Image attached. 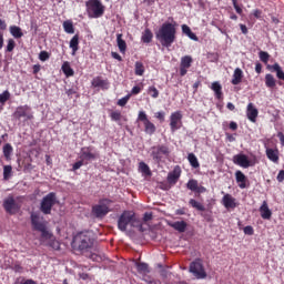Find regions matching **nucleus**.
Masks as SVG:
<instances>
[{"instance_id":"1","label":"nucleus","mask_w":284,"mask_h":284,"mask_svg":"<svg viewBox=\"0 0 284 284\" xmlns=\"http://www.w3.org/2000/svg\"><path fill=\"white\" fill-rule=\"evenodd\" d=\"M155 38L162 48H172V44L176 41V22H164L155 32Z\"/></svg>"},{"instance_id":"2","label":"nucleus","mask_w":284,"mask_h":284,"mask_svg":"<svg viewBox=\"0 0 284 284\" xmlns=\"http://www.w3.org/2000/svg\"><path fill=\"white\" fill-rule=\"evenodd\" d=\"M73 247L82 254H88L94 247V233L90 231L81 232L73 239Z\"/></svg>"},{"instance_id":"3","label":"nucleus","mask_w":284,"mask_h":284,"mask_svg":"<svg viewBox=\"0 0 284 284\" xmlns=\"http://www.w3.org/2000/svg\"><path fill=\"white\" fill-rule=\"evenodd\" d=\"M85 8L89 19H101L105 14V6H103L101 0H88Z\"/></svg>"},{"instance_id":"4","label":"nucleus","mask_w":284,"mask_h":284,"mask_svg":"<svg viewBox=\"0 0 284 284\" xmlns=\"http://www.w3.org/2000/svg\"><path fill=\"white\" fill-rule=\"evenodd\" d=\"M128 225L136 227V215L132 211H124L118 220V230L126 232Z\"/></svg>"},{"instance_id":"5","label":"nucleus","mask_w":284,"mask_h":284,"mask_svg":"<svg viewBox=\"0 0 284 284\" xmlns=\"http://www.w3.org/2000/svg\"><path fill=\"white\" fill-rule=\"evenodd\" d=\"M13 116L21 121V119H24V121H32L34 119V113H32V108L28 104L17 106L16 111L13 112Z\"/></svg>"},{"instance_id":"6","label":"nucleus","mask_w":284,"mask_h":284,"mask_svg":"<svg viewBox=\"0 0 284 284\" xmlns=\"http://www.w3.org/2000/svg\"><path fill=\"white\" fill-rule=\"evenodd\" d=\"M54 205H57V195L54 193H49L42 199L40 210L43 214H50Z\"/></svg>"},{"instance_id":"7","label":"nucleus","mask_w":284,"mask_h":284,"mask_svg":"<svg viewBox=\"0 0 284 284\" xmlns=\"http://www.w3.org/2000/svg\"><path fill=\"white\" fill-rule=\"evenodd\" d=\"M151 156L153 161H155L156 163H161V161H163V156H170V148L164 144L152 146Z\"/></svg>"},{"instance_id":"8","label":"nucleus","mask_w":284,"mask_h":284,"mask_svg":"<svg viewBox=\"0 0 284 284\" xmlns=\"http://www.w3.org/2000/svg\"><path fill=\"white\" fill-rule=\"evenodd\" d=\"M189 272L195 276V278L203 280L207 278V273H205V268H203V264L201 260H196L190 264Z\"/></svg>"},{"instance_id":"9","label":"nucleus","mask_w":284,"mask_h":284,"mask_svg":"<svg viewBox=\"0 0 284 284\" xmlns=\"http://www.w3.org/2000/svg\"><path fill=\"white\" fill-rule=\"evenodd\" d=\"M80 159L85 163L97 161L99 159V152L94 151L92 146H83L80 151Z\"/></svg>"},{"instance_id":"10","label":"nucleus","mask_w":284,"mask_h":284,"mask_svg":"<svg viewBox=\"0 0 284 284\" xmlns=\"http://www.w3.org/2000/svg\"><path fill=\"white\" fill-rule=\"evenodd\" d=\"M183 126V113L181 111H175L170 115V128L171 132H176Z\"/></svg>"},{"instance_id":"11","label":"nucleus","mask_w":284,"mask_h":284,"mask_svg":"<svg viewBox=\"0 0 284 284\" xmlns=\"http://www.w3.org/2000/svg\"><path fill=\"white\" fill-rule=\"evenodd\" d=\"M3 207L8 214H17L21 210V203L14 200V197L9 196L4 199Z\"/></svg>"},{"instance_id":"12","label":"nucleus","mask_w":284,"mask_h":284,"mask_svg":"<svg viewBox=\"0 0 284 284\" xmlns=\"http://www.w3.org/2000/svg\"><path fill=\"white\" fill-rule=\"evenodd\" d=\"M110 212V200H104L100 204L93 206L92 213L97 219H103Z\"/></svg>"},{"instance_id":"13","label":"nucleus","mask_w":284,"mask_h":284,"mask_svg":"<svg viewBox=\"0 0 284 284\" xmlns=\"http://www.w3.org/2000/svg\"><path fill=\"white\" fill-rule=\"evenodd\" d=\"M31 224L33 230L39 232V230H43L48 225V222H45L41 213L33 212L31 213Z\"/></svg>"},{"instance_id":"14","label":"nucleus","mask_w":284,"mask_h":284,"mask_svg":"<svg viewBox=\"0 0 284 284\" xmlns=\"http://www.w3.org/2000/svg\"><path fill=\"white\" fill-rule=\"evenodd\" d=\"M193 61L194 60L192 59V55H184L181 58L180 77H185V74H187V70H190V68H192Z\"/></svg>"},{"instance_id":"15","label":"nucleus","mask_w":284,"mask_h":284,"mask_svg":"<svg viewBox=\"0 0 284 284\" xmlns=\"http://www.w3.org/2000/svg\"><path fill=\"white\" fill-rule=\"evenodd\" d=\"M233 162L235 163V165H240V168H252V161H250V158H247V155L245 154L234 155Z\"/></svg>"},{"instance_id":"16","label":"nucleus","mask_w":284,"mask_h":284,"mask_svg":"<svg viewBox=\"0 0 284 284\" xmlns=\"http://www.w3.org/2000/svg\"><path fill=\"white\" fill-rule=\"evenodd\" d=\"M222 205L226 209V210H234L236 207H239V202H236V200L234 199V196H232L230 193L224 194V196L222 197Z\"/></svg>"},{"instance_id":"17","label":"nucleus","mask_w":284,"mask_h":284,"mask_svg":"<svg viewBox=\"0 0 284 284\" xmlns=\"http://www.w3.org/2000/svg\"><path fill=\"white\" fill-rule=\"evenodd\" d=\"M246 116L251 123H256V119L258 118V109H256L252 102H250L246 106Z\"/></svg>"},{"instance_id":"18","label":"nucleus","mask_w":284,"mask_h":284,"mask_svg":"<svg viewBox=\"0 0 284 284\" xmlns=\"http://www.w3.org/2000/svg\"><path fill=\"white\" fill-rule=\"evenodd\" d=\"M186 187L191 190V192H195V194H204V192L207 191L204 186L199 185L196 180H190L186 184Z\"/></svg>"},{"instance_id":"19","label":"nucleus","mask_w":284,"mask_h":284,"mask_svg":"<svg viewBox=\"0 0 284 284\" xmlns=\"http://www.w3.org/2000/svg\"><path fill=\"white\" fill-rule=\"evenodd\" d=\"M266 68L271 72H276V77L277 79H280V81H284V71H283V68H281V64L278 63L268 64Z\"/></svg>"},{"instance_id":"20","label":"nucleus","mask_w":284,"mask_h":284,"mask_svg":"<svg viewBox=\"0 0 284 284\" xmlns=\"http://www.w3.org/2000/svg\"><path fill=\"white\" fill-rule=\"evenodd\" d=\"M91 84L93 88H102V90H108V88H110V82L108 80H103L101 77H95Z\"/></svg>"},{"instance_id":"21","label":"nucleus","mask_w":284,"mask_h":284,"mask_svg":"<svg viewBox=\"0 0 284 284\" xmlns=\"http://www.w3.org/2000/svg\"><path fill=\"white\" fill-rule=\"evenodd\" d=\"M260 213L262 219L265 221H270L272 219V211L270 210V206L267 205V201H264L260 207Z\"/></svg>"},{"instance_id":"22","label":"nucleus","mask_w":284,"mask_h":284,"mask_svg":"<svg viewBox=\"0 0 284 284\" xmlns=\"http://www.w3.org/2000/svg\"><path fill=\"white\" fill-rule=\"evenodd\" d=\"M170 227H173L176 232H180V234H183L185 230H187V222L185 221H176V222H170Z\"/></svg>"},{"instance_id":"23","label":"nucleus","mask_w":284,"mask_h":284,"mask_svg":"<svg viewBox=\"0 0 284 284\" xmlns=\"http://www.w3.org/2000/svg\"><path fill=\"white\" fill-rule=\"evenodd\" d=\"M172 185H176V179H164L158 182V187H160V190H170Z\"/></svg>"},{"instance_id":"24","label":"nucleus","mask_w":284,"mask_h":284,"mask_svg":"<svg viewBox=\"0 0 284 284\" xmlns=\"http://www.w3.org/2000/svg\"><path fill=\"white\" fill-rule=\"evenodd\" d=\"M116 43L121 54H125V52L128 51V43L125 42V40H123L122 33L116 34Z\"/></svg>"},{"instance_id":"25","label":"nucleus","mask_w":284,"mask_h":284,"mask_svg":"<svg viewBox=\"0 0 284 284\" xmlns=\"http://www.w3.org/2000/svg\"><path fill=\"white\" fill-rule=\"evenodd\" d=\"M85 256L91 258V261H94L95 263H101L102 261H105V254L101 253V251H98L97 253H85Z\"/></svg>"},{"instance_id":"26","label":"nucleus","mask_w":284,"mask_h":284,"mask_svg":"<svg viewBox=\"0 0 284 284\" xmlns=\"http://www.w3.org/2000/svg\"><path fill=\"white\" fill-rule=\"evenodd\" d=\"M266 156L272 163H278V149H266Z\"/></svg>"},{"instance_id":"27","label":"nucleus","mask_w":284,"mask_h":284,"mask_svg":"<svg viewBox=\"0 0 284 284\" xmlns=\"http://www.w3.org/2000/svg\"><path fill=\"white\" fill-rule=\"evenodd\" d=\"M243 81V70L236 68L233 73V79L231 81L232 85H239Z\"/></svg>"},{"instance_id":"28","label":"nucleus","mask_w":284,"mask_h":284,"mask_svg":"<svg viewBox=\"0 0 284 284\" xmlns=\"http://www.w3.org/2000/svg\"><path fill=\"white\" fill-rule=\"evenodd\" d=\"M138 170L140 173H142V176H152V170H150V165H148L145 162H140Z\"/></svg>"},{"instance_id":"29","label":"nucleus","mask_w":284,"mask_h":284,"mask_svg":"<svg viewBox=\"0 0 284 284\" xmlns=\"http://www.w3.org/2000/svg\"><path fill=\"white\" fill-rule=\"evenodd\" d=\"M182 32L192 41H199V37H196V33L192 32V29H190L187 24H182Z\"/></svg>"},{"instance_id":"30","label":"nucleus","mask_w":284,"mask_h":284,"mask_svg":"<svg viewBox=\"0 0 284 284\" xmlns=\"http://www.w3.org/2000/svg\"><path fill=\"white\" fill-rule=\"evenodd\" d=\"M152 39H154V33H152V30L145 29L141 37L142 43H152Z\"/></svg>"},{"instance_id":"31","label":"nucleus","mask_w":284,"mask_h":284,"mask_svg":"<svg viewBox=\"0 0 284 284\" xmlns=\"http://www.w3.org/2000/svg\"><path fill=\"white\" fill-rule=\"evenodd\" d=\"M265 85L271 90H274V88H276V79H274V75L272 73H267L265 75Z\"/></svg>"},{"instance_id":"32","label":"nucleus","mask_w":284,"mask_h":284,"mask_svg":"<svg viewBox=\"0 0 284 284\" xmlns=\"http://www.w3.org/2000/svg\"><path fill=\"white\" fill-rule=\"evenodd\" d=\"M69 47L72 50V54H77V52L79 51V34L72 37Z\"/></svg>"},{"instance_id":"33","label":"nucleus","mask_w":284,"mask_h":284,"mask_svg":"<svg viewBox=\"0 0 284 284\" xmlns=\"http://www.w3.org/2000/svg\"><path fill=\"white\" fill-rule=\"evenodd\" d=\"M211 90L215 92L216 99H221L223 97V87H221V83L219 82H213L211 85Z\"/></svg>"},{"instance_id":"34","label":"nucleus","mask_w":284,"mask_h":284,"mask_svg":"<svg viewBox=\"0 0 284 284\" xmlns=\"http://www.w3.org/2000/svg\"><path fill=\"white\" fill-rule=\"evenodd\" d=\"M135 267L139 274H150V267L148 266V263L135 262Z\"/></svg>"},{"instance_id":"35","label":"nucleus","mask_w":284,"mask_h":284,"mask_svg":"<svg viewBox=\"0 0 284 284\" xmlns=\"http://www.w3.org/2000/svg\"><path fill=\"white\" fill-rule=\"evenodd\" d=\"M2 152H3L4 159L7 161H10V156H12V152H14V149L12 148V144L7 143V144H4Z\"/></svg>"},{"instance_id":"36","label":"nucleus","mask_w":284,"mask_h":284,"mask_svg":"<svg viewBox=\"0 0 284 284\" xmlns=\"http://www.w3.org/2000/svg\"><path fill=\"white\" fill-rule=\"evenodd\" d=\"M9 31L14 39H21V37H23V31H21V29L18 26H11L9 28Z\"/></svg>"},{"instance_id":"37","label":"nucleus","mask_w":284,"mask_h":284,"mask_svg":"<svg viewBox=\"0 0 284 284\" xmlns=\"http://www.w3.org/2000/svg\"><path fill=\"white\" fill-rule=\"evenodd\" d=\"M144 132L150 135L154 134V132H156V125H154L150 120L144 122Z\"/></svg>"},{"instance_id":"38","label":"nucleus","mask_w":284,"mask_h":284,"mask_svg":"<svg viewBox=\"0 0 284 284\" xmlns=\"http://www.w3.org/2000/svg\"><path fill=\"white\" fill-rule=\"evenodd\" d=\"M187 161H189L190 165H192L195 170L197 168H201V164L199 163V159L196 158V155L194 153H189Z\"/></svg>"},{"instance_id":"39","label":"nucleus","mask_w":284,"mask_h":284,"mask_svg":"<svg viewBox=\"0 0 284 284\" xmlns=\"http://www.w3.org/2000/svg\"><path fill=\"white\" fill-rule=\"evenodd\" d=\"M62 72L65 77H74V70L70 67V62H64L62 64Z\"/></svg>"},{"instance_id":"40","label":"nucleus","mask_w":284,"mask_h":284,"mask_svg":"<svg viewBox=\"0 0 284 284\" xmlns=\"http://www.w3.org/2000/svg\"><path fill=\"white\" fill-rule=\"evenodd\" d=\"M143 74H145V67L143 65V62L136 61L135 62V75L143 77Z\"/></svg>"},{"instance_id":"41","label":"nucleus","mask_w":284,"mask_h":284,"mask_svg":"<svg viewBox=\"0 0 284 284\" xmlns=\"http://www.w3.org/2000/svg\"><path fill=\"white\" fill-rule=\"evenodd\" d=\"M63 29L67 34H74V24H72V21L67 20L63 22Z\"/></svg>"},{"instance_id":"42","label":"nucleus","mask_w":284,"mask_h":284,"mask_svg":"<svg viewBox=\"0 0 284 284\" xmlns=\"http://www.w3.org/2000/svg\"><path fill=\"white\" fill-rule=\"evenodd\" d=\"M189 204L191 207H194L195 210H199V212H205V206H203V204H201V202H197L194 199H191L189 201Z\"/></svg>"},{"instance_id":"43","label":"nucleus","mask_w":284,"mask_h":284,"mask_svg":"<svg viewBox=\"0 0 284 284\" xmlns=\"http://www.w3.org/2000/svg\"><path fill=\"white\" fill-rule=\"evenodd\" d=\"M181 178V166L176 165L174 169L168 174V179H180Z\"/></svg>"},{"instance_id":"44","label":"nucleus","mask_w":284,"mask_h":284,"mask_svg":"<svg viewBox=\"0 0 284 284\" xmlns=\"http://www.w3.org/2000/svg\"><path fill=\"white\" fill-rule=\"evenodd\" d=\"M38 232H41L42 241H50L52 239V233L48 231V226H44L43 230H39Z\"/></svg>"},{"instance_id":"45","label":"nucleus","mask_w":284,"mask_h":284,"mask_svg":"<svg viewBox=\"0 0 284 284\" xmlns=\"http://www.w3.org/2000/svg\"><path fill=\"white\" fill-rule=\"evenodd\" d=\"M10 101V91L6 90L0 94V103L1 105H6Z\"/></svg>"},{"instance_id":"46","label":"nucleus","mask_w":284,"mask_h":284,"mask_svg":"<svg viewBox=\"0 0 284 284\" xmlns=\"http://www.w3.org/2000/svg\"><path fill=\"white\" fill-rule=\"evenodd\" d=\"M148 92L152 97V99H159V89H156V87H149Z\"/></svg>"},{"instance_id":"47","label":"nucleus","mask_w":284,"mask_h":284,"mask_svg":"<svg viewBox=\"0 0 284 284\" xmlns=\"http://www.w3.org/2000/svg\"><path fill=\"white\" fill-rule=\"evenodd\" d=\"M14 48H17V42H14V39H9L6 52H13Z\"/></svg>"},{"instance_id":"48","label":"nucleus","mask_w":284,"mask_h":284,"mask_svg":"<svg viewBox=\"0 0 284 284\" xmlns=\"http://www.w3.org/2000/svg\"><path fill=\"white\" fill-rule=\"evenodd\" d=\"M258 57L262 63H267L270 61V53L266 51H260Z\"/></svg>"},{"instance_id":"49","label":"nucleus","mask_w":284,"mask_h":284,"mask_svg":"<svg viewBox=\"0 0 284 284\" xmlns=\"http://www.w3.org/2000/svg\"><path fill=\"white\" fill-rule=\"evenodd\" d=\"M12 176V166L4 165L3 168V179H10Z\"/></svg>"},{"instance_id":"50","label":"nucleus","mask_w":284,"mask_h":284,"mask_svg":"<svg viewBox=\"0 0 284 284\" xmlns=\"http://www.w3.org/2000/svg\"><path fill=\"white\" fill-rule=\"evenodd\" d=\"M236 185L241 187V190H245L247 187L248 183L245 179H236Z\"/></svg>"},{"instance_id":"51","label":"nucleus","mask_w":284,"mask_h":284,"mask_svg":"<svg viewBox=\"0 0 284 284\" xmlns=\"http://www.w3.org/2000/svg\"><path fill=\"white\" fill-rule=\"evenodd\" d=\"M138 121H142V123L145 124L150 120L148 119V114H145L144 111H140L138 115Z\"/></svg>"},{"instance_id":"52","label":"nucleus","mask_w":284,"mask_h":284,"mask_svg":"<svg viewBox=\"0 0 284 284\" xmlns=\"http://www.w3.org/2000/svg\"><path fill=\"white\" fill-rule=\"evenodd\" d=\"M128 101H130V94L125 95L124 98H121L118 101V105H120V108H124V105H128Z\"/></svg>"},{"instance_id":"53","label":"nucleus","mask_w":284,"mask_h":284,"mask_svg":"<svg viewBox=\"0 0 284 284\" xmlns=\"http://www.w3.org/2000/svg\"><path fill=\"white\" fill-rule=\"evenodd\" d=\"M110 116L112 121H120L122 115L120 111H112Z\"/></svg>"},{"instance_id":"54","label":"nucleus","mask_w":284,"mask_h":284,"mask_svg":"<svg viewBox=\"0 0 284 284\" xmlns=\"http://www.w3.org/2000/svg\"><path fill=\"white\" fill-rule=\"evenodd\" d=\"M234 10L237 14H243V9L239 6V0H232Z\"/></svg>"},{"instance_id":"55","label":"nucleus","mask_w":284,"mask_h":284,"mask_svg":"<svg viewBox=\"0 0 284 284\" xmlns=\"http://www.w3.org/2000/svg\"><path fill=\"white\" fill-rule=\"evenodd\" d=\"M39 59L40 61H48V59H50V53H48V51H41L39 53Z\"/></svg>"},{"instance_id":"56","label":"nucleus","mask_w":284,"mask_h":284,"mask_svg":"<svg viewBox=\"0 0 284 284\" xmlns=\"http://www.w3.org/2000/svg\"><path fill=\"white\" fill-rule=\"evenodd\" d=\"M155 119H158L159 121H161V123H163V121H165V112H163V111L156 112Z\"/></svg>"},{"instance_id":"57","label":"nucleus","mask_w":284,"mask_h":284,"mask_svg":"<svg viewBox=\"0 0 284 284\" xmlns=\"http://www.w3.org/2000/svg\"><path fill=\"white\" fill-rule=\"evenodd\" d=\"M4 30H8V23H6V20L0 19V34H3Z\"/></svg>"},{"instance_id":"58","label":"nucleus","mask_w":284,"mask_h":284,"mask_svg":"<svg viewBox=\"0 0 284 284\" xmlns=\"http://www.w3.org/2000/svg\"><path fill=\"white\" fill-rule=\"evenodd\" d=\"M244 234H246L247 236H252L254 234V227L245 226L244 227Z\"/></svg>"},{"instance_id":"59","label":"nucleus","mask_w":284,"mask_h":284,"mask_svg":"<svg viewBox=\"0 0 284 284\" xmlns=\"http://www.w3.org/2000/svg\"><path fill=\"white\" fill-rule=\"evenodd\" d=\"M141 90H142L141 87L135 85V87L132 88L131 94H134V95H135V94H141Z\"/></svg>"},{"instance_id":"60","label":"nucleus","mask_w":284,"mask_h":284,"mask_svg":"<svg viewBox=\"0 0 284 284\" xmlns=\"http://www.w3.org/2000/svg\"><path fill=\"white\" fill-rule=\"evenodd\" d=\"M255 72L256 74H261V72H263V64H261V62H256Z\"/></svg>"},{"instance_id":"61","label":"nucleus","mask_w":284,"mask_h":284,"mask_svg":"<svg viewBox=\"0 0 284 284\" xmlns=\"http://www.w3.org/2000/svg\"><path fill=\"white\" fill-rule=\"evenodd\" d=\"M111 57H112V59H115L116 61H123V58L121 57V54H119L114 51L111 52Z\"/></svg>"},{"instance_id":"62","label":"nucleus","mask_w":284,"mask_h":284,"mask_svg":"<svg viewBox=\"0 0 284 284\" xmlns=\"http://www.w3.org/2000/svg\"><path fill=\"white\" fill-rule=\"evenodd\" d=\"M83 163H85L83 160H80L73 164V170H79L82 168Z\"/></svg>"},{"instance_id":"63","label":"nucleus","mask_w":284,"mask_h":284,"mask_svg":"<svg viewBox=\"0 0 284 284\" xmlns=\"http://www.w3.org/2000/svg\"><path fill=\"white\" fill-rule=\"evenodd\" d=\"M143 221L148 223V221H152V213L146 212L144 213Z\"/></svg>"},{"instance_id":"64","label":"nucleus","mask_w":284,"mask_h":284,"mask_svg":"<svg viewBox=\"0 0 284 284\" xmlns=\"http://www.w3.org/2000/svg\"><path fill=\"white\" fill-rule=\"evenodd\" d=\"M277 138L280 139L281 145L284 146V133H283V132H278V133H277Z\"/></svg>"}]
</instances>
